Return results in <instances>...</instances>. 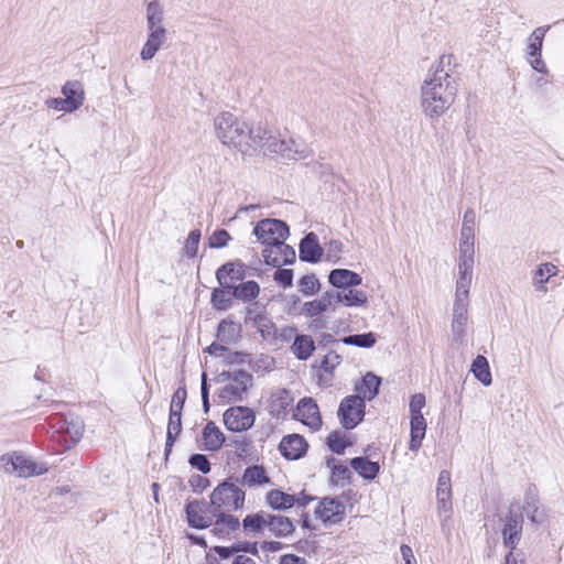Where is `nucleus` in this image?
<instances>
[{"label": "nucleus", "instance_id": "f257e3e1", "mask_svg": "<svg viewBox=\"0 0 564 564\" xmlns=\"http://www.w3.org/2000/svg\"><path fill=\"white\" fill-rule=\"evenodd\" d=\"M457 96L455 79L442 67H436L421 86V109L429 119H438L454 105Z\"/></svg>", "mask_w": 564, "mask_h": 564}, {"label": "nucleus", "instance_id": "f03ea898", "mask_svg": "<svg viewBox=\"0 0 564 564\" xmlns=\"http://www.w3.org/2000/svg\"><path fill=\"white\" fill-rule=\"evenodd\" d=\"M214 133L219 142L242 155H250L247 135L250 133L249 123L231 112L224 111L214 118Z\"/></svg>", "mask_w": 564, "mask_h": 564}, {"label": "nucleus", "instance_id": "7ed1b4c3", "mask_svg": "<svg viewBox=\"0 0 564 564\" xmlns=\"http://www.w3.org/2000/svg\"><path fill=\"white\" fill-rule=\"evenodd\" d=\"M0 471L19 478H29L45 474L47 467L21 452H11L0 456Z\"/></svg>", "mask_w": 564, "mask_h": 564}, {"label": "nucleus", "instance_id": "20e7f679", "mask_svg": "<svg viewBox=\"0 0 564 564\" xmlns=\"http://www.w3.org/2000/svg\"><path fill=\"white\" fill-rule=\"evenodd\" d=\"M471 281L457 280L455 302L453 307L452 333L453 339L463 343L467 330V311L469 305V289Z\"/></svg>", "mask_w": 564, "mask_h": 564}, {"label": "nucleus", "instance_id": "39448f33", "mask_svg": "<svg viewBox=\"0 0 564 564\" xmlns=\"http://www.w3.org/2000/svg\"><path fill=\"white\" fill-rule=\"evenodd\" d=\"M227 377V382L218 391V398L223 403L241 401L252 386V376L245 370H235L228 372Z\"/></svg>", "mask_w": 564, "mask_h": 564}, {"label": "nucleus", "instance_id": "423d86ee", "mask_svg": "<svg viewBox=\"0 0 564 564\" xmlns=\"http://www.w3.org/2000/svg\"><path fill=\"white\" fill-rule=\"evenodd\" d=\"M243 502L245 492L232 482L219 484L210 495V503L216 510L235 511L242 508Z\"/></svg>", "mask_w": 564, "mask_h": 564}, {"label": "nucleus", "instance_id": "0eeeda50", "mask_svg": "<svg viewBox=\"0 0 564 564\" xmlns=\"http://www.w3.org/2000/svg\"><path fill=\"white\" fill-rule=\"evenodd\" d=\"M457 280L473 281L475 262V231L460 229Z\"/></svg>", "mask_w": 564, "mask_h": 564}, {"label": "nucleus", "instance_id": "6e6552de", "mask_svg": "<svg viewBox=\"0 0 564 564\" xmlns=\"http://www.w3.org/2000/svg\"><path fill=\"white\" fill-rule=\"evenodd\" d=\"M253 234L258 241L269 247L284 241L289 236V227L282 220L267 218L256 225Z\"/></svg>", "mask_w": 564, "mask_h": 564}, {"label": "nucleus", "instance_id": "1a4fd4ad", "mask_svg": "<svg viewBox=\"0 0 564 564\" xmlns=\"http://www.w3.org/2000/svg\"><path fill=\"white\" fill-rule=\"evenodd\" d=\"M365 402L360 395L346 397L338 409V416L347 430L356 427L364 419Z\"/></svg>", "mask_w": 564, "mask_h": 564}, {"label": "nucleus", "instance_id": "9d476101", "mask_svg": "<svg viewBox=\"0 0 564 564\" xmlns=\"http://www.w3.org/2000/svg\"><path fill=\"white\" fill-rule=\"evenodd\" d=\"M256 415L248 406H231L224 413L225 426L232 432H243L252 427Z\"/></svg>", "mask_w": 564, "mask_h": 564}, {"label": "nucleus", "instance_id": "9b49d317", "mask_svg": "<svg viewBox=\"0 0 564 564\" xmlns=\"http://www.w3.org/2000/svg\"><path fill=\"white\" fill-rule=\"evenodd\" d=\"M523 521L517 516H509L502 529L503 544L510 550L506 555L505 564H521L514 557L512 551L517 547L522 535Z\"/></svg>", "mask_w": 564, "mask_h": 564}, {"label": "nucleus", "instance_id": "f8f14e48", "mask_svg": "<svg viewBox=\"0 0 564 564\" xmlns=\"http://www.w3.org/2000/svg\"><path fill=\"white\" fill-rule=\"evenodd\" d=\"M314 514L323 523H337L344 518L345 505L338 498H324L316 505Z\"/></svg>", "mask_w": 564, "mask_h": 564}, {"label": "nucleus", "instance_id": "ddd939ff", "mask_svg": "<svg viewBox=\"0 0 564 564\" xmlns=\"http://www.w3.org/2000/svg\"><path fill=\"white\" fill-rule=\"evenodd\" d=\"M549 26L546 28H536L530 37L528 39V62L532 66L533 69L540 73H546V67L544 62L541 58V50L545 33L547 32Z\"/></svg>", "mask_w": 564, "mask_h": 564}, {"label": "nucleus", "instance_id": "4468645a", "mask_svg": "<svg viewBox=\"0 0 564 564\" xmlns=\"http://www.w3.org/2000/svg\"><path fill=\"white\" fill-rule=\"evenodd\" d=\"M247 135V142L250 145V154L254 152L258 148L263 149L264 152L270 153V144L278 140L275 135H273L272 131L269 129L268 124L264 122H259L257 124L250 126Z\"/></svg>", "mask_w": 564, "mask_h": 564}, {"label": "nucleus", "instance_id": "2eb2a0df", "mask_svg": "<svg viewBox=\"0 0 564 564\" xmlns=\"http://www.w3.org/2000/svg\"><path fill=\"white\" fill-rule=\"evenodd\" d=\"M294 417L314 431L322 425L319 409L312 398H303L299 402Z\"/></svg>", "mask_w": 564, "mask_h": 564}, {"label": "nucleus", "instance_id": "dca6fc26", "mask_svg": "<svg viewBox=\"0 0 564 564\" xmlns=\"http://www.w3.org/2000/svg\"><path fill=\"white\" fill-rule=\"evenodd\" d=\"M186 514L188 524L195 529L208 528L216 517L205 502L197 500L186 505Z\"/></svg>", "mask_w": 564, "mask_h": 564}, {"label": "nucleus", "instance_id": "f3484780", "mask_svg": "<svg viewBox=\"0 0 564 564\" xmlns=\"http://www.w3.org/2000/svg\"><path fill=\"white\" fill-rule=\"evenodd\" d=\"M334 306L343 304L348 307H367L368 306V294L362 291L352 288H344V290L329 291Z\"/></svg>", "mask_w": 564, "mask_h": 564}, {"label": "nucleus", "instance_id": "a211bd4d", "mask_svg": "<svg viewBox=\"0 0 564 564\" xmlns=\"http://www.w3.org/2000/svg\"><path fill=\"white\" fill-rule=\"evenodd\" d=\"M270 153L280 154L289 160H301L307 156L308 150L305 143L301 141L278 139L270 144Z\"/></svg>", "mask_w": 564, "mask_h": 564}, {"label": "nucleus", "instance_id": "6ab92c4d", "mask_svg": "<svg viewBox=\"0 0 564 564\" xmlns=\"http://www.w3.org/2000/svg\"><path fill=\"white\" fill-rule=\"evenodd\" d=\"M262 256L267 264L280 268L282 264L293 262L295 251L282 241L267 247Z\"/></svg>", "mask_w": 564, "mask_h": 564}, {"label": "nucleus", "instance_id": "aec40b11", "mask_svg": "<svg viewBox=\"0 0 564 564\" xmlns=\"http://www.w3.org/2000/svg\"><path fill=\"white\" fill-rule=\"evenodd\" d=\"M167 40V30L147 31V40L140 51V58L144 62L151 61L164 46Z\"/></svg>", "mask_w": 564, "mask_h": 564}, {"label": "nucleus", "instance_id": "412c9836", "mask_svg": "<svg viewBox=\"0 0 564 564\" xmlns=\"http://www.w3.org/2000/svg\"><path fill=\"white\" fill-rule=\"evenodd\" d=\"M335 312L330 292H325L321 297L302 304L299 314L305 317L315 318L323 313Z\"/></svg>", "mask_w": 564, "mask_h": 564}, {"label": "nucleus", "instance_id": "4be33fe9", "mask_svg": "<svg viewBox=\"0 0 564 564\" xmlns=\"http://www.w3.org/2000/svg\"><path fill=\"white\" fill-rule=\"evenodd\" d=\"M216 276L223 288L231 289L234 281L245 278V264L241 262H229L220 267Z\"/></svg>", "mask_w": 564, "mask_h": 564}, {"label": "nucleus", "instance_id": "5701e85b", "mask_svg": "<svg viewBox=\"0 0 564 564\" xmlns=\"http://www.w3.org/2000/svg\"><path fill=\"white\" fill-rule=\"evenodd\" d=\"M306 442L299 434L284 436L279 445L281 454L288 459H299L306 451Z\"/></svg>", "mask_w": 564, "mask_h": 564}, {"label": "nucleus", "instance_id": "b1692460", "mask_svg": "<svg viewBox=\"0 0 564 564\" xmlns=\"http://www.w3.org/2000/svg\"><path fill=\"white\" fill-rule=\"evenodd\" d=\"M329 283L336 290H344V288H352L361 284V276L348 269H334L328 275Z\"/></svg>", "mask_w": 564, "mask_h": 564}, {"label": "nucleus", "instance_id": "393cba45", "mask_svg": "<svg viewBox=\"0 0 564 564\" xmlns=\"http://www.w3.org/2000/svg\"><path fill=\"white\" fill-rule=\"evenodd\" d=\"M268 505L278 510H284L293 507L295 503L305 505L306 498H295L293 495L285 494L279 489H273L267 494Z\"/></svg>", "mask_w": 564, "mask_h": 564}, {"label": "nucleus", "instance_id": "a878e982", "mask_svg": "<svg viewBox=\"0 0 564 564\" xmlns=\"http://www.w3.org/2000/svg\"><path fill=\"white\" fill-rule=\"evenodd\" d=\"M246 321L252 323L253 327L257 328L263 339L268 340L275 336V326L267 315L249 308L247 311Z\"/></svg>", "mask_w": 564, "mask_h": 564}, {"label": "nucleus", "instance_id": "bb28decb", "mask_svg": "<svg viewBox=\"0 0 564 564\" xmlns=\"http://www.w3.org/2000/svg\"><path fill=\"white\" fill-rule=\"evenodd\" d=\"M292 403V394L285 389H278L270 397L269 411L272 415L282 417L286 414Z\"/></svg>", "mask_w": 564, "mask_h": 564}, {"label": "nucleus", "instance_id": "cd10ccee", "mask_svg": "<svg viewBox=\"0 0 564 564\" xmlns=\"http://www.w3.org/2000/svg\"><path fill=\"white\" fill-rule=\"evenodd\" d=\"M147 31L166 30L164 25V7L159 0L148 2L145 7Z\"/></svg>", "mask_w": 564, "mask_h": 564}, {"label": "nucleus", "instance_id": "c85d7f7f", "mask_svg": "<svg viewBox=\"0 0 564 564\" xmlns=\"http://www.w3.org/2000/svg\"><path fill=\"white\" fill-rule=\"evenodd\" d=\"M323 254L317 237L315 234L310 232L300 243V258L307 262H317Z\"/></svg>", "mask_w": 564, "mask_h": 564}, {"label": "nucleus", "instance_id": "c756f323", "mask_svg": "<svg viewBox=\"0 0 564 564\" xmlns=\"http://www.w3.org/2000/svg\"><path fill=\"white\" fill-rule=\"evenodd\" d=\"M62 95L75 111L83 106L85 100V90L78 80L66 82L62 87Z\"/></svg>", "mask_w": 564, "mask_h": 564}, {"label": "nucleus", "instance_id": "7c9ffc66", "mask_svg": "<svg viewBox=\"0 0 564 564\" xmlns=\"http://www.w3.org/2000/svg\"><path fill=\"white\" fill-rule=\"evenodd\" d=\"M202 441L204 449L217 451L223 446L225 435L214 422H208L203 430Z\"/></svg>", "mask_w": 564, "mask_h": 564}, {"label": "nucleus", "instance_id": "2f4dec72", "mask_svg": "<svg viewBox=\"0 0 564 564\" xmlns=\"http://www.w3.org/2000/svg\"><path fill=\"white\" fill-rule=\"evenodd\" d=\"M241 484L252 488L270 484V478L262 466L253 465L245 469Z\"/></svg>", "mask_w": 564, "mask_h": 564}, {"label": "nucleus", "instance_id": "473e14b6", "mask_svg": "<svg viewBox=\"0 0 564 564\" xmlns=\"http://www.w3.org/2000/svg\"><path fill=\"white\" fill-rule=\"evenodd\" d=\"M557 268L550 263H542L533 273L532 283L536 291L545 293L547 291L545 284L550 278L557 274Z\"/></svg>", "mask_w": 564, "mask_h": 564}, {"label": "nucleus", "instance_id": "72a5a7b5", "mask_svg": "<svg viewBox=\"0 0 564 564\" xmlns=\"http://www.w3.org/2000/svg\"><path fill=\"white\" fill-rule=\"evenodd\" d=\"M380 378L373 375L372 372H368L361 380L359 384L356 386L357 395L365 400H372L378 394V389L380 386Z\"/></svg>", "mask_w": 564, "mask_h": 564}, {"label": "nucleus", "instance_id": "f704fd0d", "mask_svg": "<svg viewBox=\"0 0 564 564\" xmlns=\"http://www.w3.org/2000/svg\"><path fill=\"white\" fill-rule=\"evenodd\" d=\"M350 465L359 476L369 480L375 479L380 470L378 463L371 462L366 457L352 458Z\"/></svg>", "mask_w": 564, "mask_h": 564}, {"label": "nucleus", "instance_id": "c9c22d12", "mask_svg": "<svg viewBox=\"0 0 564 564\" xmlns=\"http://www.w3.org/2000/svg\"><path fill=\"white\" fill-rule=\"evenodd\" d=\"M426 423L423 414L411 415L410 449L416 452L425 436Z\"/></svg>", "mask_w": 564, "mask_h": 564}, {"label": "nucleus", "instance_id": "e433bc0d", "mask_svg": "<svg viewBox=\"0 0 564 564\" xmlns=\"http://www.w3.org/2000/svg\"><path fill=\"white\" fill-rule=\"evenodd\" d=\"M267 527L278 536H288L294 531L292 521L284 516L268 514Z\"/></svg>", "mask_w": 564, "mask_h": 564}, {"label": "nucleus", "instance_id": "4c0bfd02", "mask_svg": "<svg viewBox=\"0 0 564 564\" xmlns=\"http://www.w3.org/2000/svg\"><path fill=\"white\" fill-rule=\"evenodd\" d=\"M232 296L242 301L251 302L258 297L260 293V286L256 281H247L236 286L232 285Z\"/></svg>", "mask_w": 564, "mask_h": 564}, {"label": "nucleus", "instance_id": "58836bf2", "mask_svg": "<svg viewBox=\"0 0 564 564\" xmlns=\"http://www.w3.org/2000/svg\"><path fill=\"white\" fill-rule=\"evenodd\" d=\"M470 371L486 387L492 382L491 372L487 359L478 355L471 364Z\"/></svg>", "mask_w": 564, "mask_h": 564}, {"label": "nucleus", "instance_id": "ea45409f", "mask_svg": "<svg viewBox=\"0 0 564 564\" xmlns=\"http://www.w3.org/2000/svg\"><path fill=\"white\" fill-rule=\"evenodd\" d=\"M315 350L314 340L308 335H297L292 345L293 354L301 360L307 359Z\"/></svg>", "mask_w": 564, "mask_h": 564}, {"label": "nucleus", "instance_id": "a19ab883", "mask_svg": "<svg viewBox=\"0 0 564 564\" xmlns=\"http://www.w3.org/2000/svg\"><path fill=\"white\" fill-rule=\"evenodd\" d=\"M240 335V325L231 321H221L218 325L217 337L220 341L231 343Z\"/></svg>", "mask_w": 564, "mask_h": 564}, {"label": "nucleus", "instance_id": "79ce46f5", "mask_svg": "<svg viewBox=\"0 0 564 564\" xmlns=\"http://www.w3.org/2000/svg\"><path fill=\"white\" fill-rule=\"evenodd\" d=\"M181 419H182V414L175 413V415H174V413L170 412L167 433H166V445H165L166 453L170 452L171 447L173 446V444L175 442L176 436L182 431Z\"/></svg>", "mask_w": 564, "mask_h": 564}, {"label": "nucleus", "instance_id": "37998d69", "mask_svg": "<svg viewBox=\"0 0 564 564\" xmlns=\"http://www.w3.org/2000/svg\"><path fill=\"white\" fill-rule=\"evenodd\" d=\"M84 430V422L79 417L65 420L63 426H61V431L68 434L74 443L79 442V440L83 437Z\"/></svg>", "mask_w": 564, "mask_h": 564}, {"label": "nucleus", "instance_id": "c03bdc74", "mask_svg": "<svg viewBox=\"0 0 564 564\" xmlns=\"http://www.w3.org/2000/svg\"><path fill=\"white\" fill-rule=\"evenodd\" d=\"M437 511L444 519L442 523L451 518L453 503H452V491H436Z\"/></svg>", "mask_w": 564, "mask_h": 564}, {"label": "nucleus", "instance_id": "a18cd8bd", "mask_svg": "<svg viewBox=\"0 0 564 564\" xmlns=\"http://www.w3.org/2000/svg\"><path fill=\"white\" fill-rule=\"evenodd\" d=\"M239 527V521L231 514L221 513L215 522V530L223 534L228 535Z\"/></svg>", "mask_w": 564, "mask_h": 564}, {"label": "nucleus", "instance_id": "49530a36", "mask_svg": "<svg viewBox=\"0 0 564 564\" xmlns=\"http://www.w3.org/2000/svg\"><path fill=\"white\" fill-rule=\"evenodd\" d=\"M345 345H354L362 348H370L376 344V336L373 333H366L359 335L346 336L341 339Z\"/></svg>", "mask_w": 564, "mask_h": 564}, {"label": "nucleus", "instance_id": "de8ad7c7", "mask_svg": "<svg viewBox=\"0 0 564 564\" xmlns=\"http://www.w3.org/2000/svg\"><path fill=\"white\" fill-rule=\"evenodd\" d=\"M224 289H216L212 293V304L218 311H225L231 305V295L229 291Z\"/></svg>", "mask_w": 564, "mask_h": 564}, {"label": "nucleus", "instance_id": "09e8293b", "mask_svg": "<svg viewBox=\"0 0 564 564\" xmlns=\"http://www.w3.org/2000/svg\"><path fill=\"white\" fill-rule=\"evenodd\" d=\"M200 237H202V234H200V230H198V229L192 230L189 232V235L185 241L184 248H183V252H184L185 257L191 259L197 254Z\"/></svg>", "mask_w": 564, "mask_h": 564}, {"label": "nucleus", "instance_id": "8fccbe9b", "mask_svg": "<svg viewBox=\"0 0 564 564\" xmlns=\"http://www.w3.org/2000/svg\"><path fill=\"white\" fill-rule=\"evenodd\" d=\"M187 398V391L185 387H180L173 394L170 405L171 413L182 414V410Z\"/></svg>", "mask_w": 564, "mask_h": 564}, {"label": "nucleus", "instance_id": "3c124183", "mask_svg": "<svg viewBox=\"0 0 564 564\" xmlns=\"http://www.w3.org/2000/svg\"><path fill=\"white\" fill-rule=\"evenodd\" d=\"M267 519L268 514L264 513H258L252 516H247L243 520V527L245 529H249L252 531L261 530L262 528L267 527Z\"/></svg>", "mask_w": 564, "mask_h": 564}, {"label": "nucleus", "instance_id": "603ef678", "mask_svg": "<svg viewBox=\"0 0 564 564\" xmlns=\"http://www.w3.org/2000/svg\"><path fill=\"white\" fill-rule=\"evenodd\" d=\"M299 286L304 295H313L318 290L319 282L313 274L304 275L301 278Z\"/></svg>", "mask_w": 564, "mask_h": 564}, {"label": "nucleus", "instance_id": "864d4df0", "mask_svg": "<svg viewBox=\"0 0 564 564\" xmlns=\"http://www.w3.org/2000/svg\"><path fill=\"white\" fill-rule=\"evenodd\" d=\"M344 252V243L339 240H330L326 247L327 259L332 262L340 260Z\"/></svg>", "mask_w": 564, "mask_h": 564}, {"label": "nucleus", "instance_id": "5fc2aeb1", "mask_svg": "<svg viewBox=\"0 0 564 564\" xmlns=\"http://www.w3.org/2000/svg\"><path fill=\"white\" fill-rule=\"evenodd\" d=\"M189 464L192 467L196 468L203 474H207L210 471V464L207 457L203 454H194L189 458Z\"/></svg>", "mask_w": 564, "mask_h": 564}, {"label": "nucleus", "instance_id": "6e6d98bb", "mask_svg": "<svg viewBox=\"0 0 564 564\" xmlns=\"http://www.w3.org/2000/svg\"><path fill=\"white\" fill-rule=\"evenodd\" d=\"M229 239L230 236L226 230H217L210 236L209 246L212 248H223L228 243Z\"/></svg>", "mask_w": 564, "mask_h": 564}, {"label": "nucleus", "instance_id": "4d7b16f0", "mask_svg": "<svg viewBox=\"0 0 564 564\" xmlns=\"http://www.w3.org/2000/svg\"><path fill=\"white\" fill-rule=\"evenodd\" d=\"M50 109L64 112H74L75 110L69 106L65 98H50L45 101Z\"/></svg>", "mask_w": 564, "mask_h": 564}, {"label": "nucleus", "instance_id": "13d9d810", "mask_svg": "<svg viewBox=\"0 0 564 564\" xmlns=\"http://www.w3.org/2000/svg\"><path fill=\"white\" fill-rule=\"evenodd\" d=\"M273 279L284 288L291 286L293 281V271L290 269H279L274 272Z\"/></svg>", "mask_w": 564, "mask_h": 564}, {"label": "nucleus", "instance_id": "bf43d9fd", "mask_svg": "<svg viewBox=\"0 0 564 564\" xmlns=\"http://www.w3.org/2000/svg\"><path fill=\"white\" fill-rule=\"evenodd\" d=\"M327 442H328V446L330 447V449L337 454L344 453L346 445H347L346 442L339 436L338 433H332L328 436Z\"/></svg>", "mask_w": 564, "mask_h": 564}, {"label": "nucleus", "instance_id": "052dcab7", "mask_svg": "<svg viewBox=\"0 0 564 564\" xmlns=\"http://www.w3.org/2000/svg\"><path fill=\"white\" fill-rule=\"evenodd\" d=\"M425 406V395L416 393L411 398L410 412L411 415L422 414V409Z\"/></svg>", "mask_w": 564, "mask_h": 564}, {"label": "nucleus", "instance_id": "680f3d73", "mask_svg": "<svg viewBox=\"0 0 564 564\" xmlns=\"http://www.w3.org/2000/svg\"><path fill=\"white\" fill-rule=\"evenodd\" d=\"M339 364L340 356L336 352H329L324 357L321 367L328 372L333 371Z\"/></svg>", "mask_w": 564, "mask_h": 564}, {"label": "nucleus", "instance_id": "e2e57ef3", "mask_svg": "<svg viewBox=\"0 0 564 564\" xmlns=\"http://www.w3.org/2000/svg\"><path fill=\"white\" fill-rule=\"evenodd\" d=\"M452 491L451 475L447 470H442L437 478L436 491Z\"/></svg>", "mask_w": 564, "mask_h": 564}, {"label": "nucleus", "instance_id": "0e129e2a", "mask_svg": "<svg viewBox=\"0 0 564 564\" xmlns=\"http://www.w3.org/2000/svg\"><path fill=\"white\" fill-rule=\"evenodd\" d=\"M462 228L475 231V213H474V210L468 209L465 212Z\"/></svg>", "mask_w": 564, "mask_h": 564}, {"label": "nucleus", "instance_id": "69168bd1", "mask_svg": "<svg viewBox=\"0 0 564 564\" xmlns=\"http://www.w3.org/2000/svg\"><path fill=\"white\" fill-rule=\"evenodd\" d=\"M280 564H305V560L293 554L283 555Z\"/></svg>", "mask_w": 564, "mask_h": 564}, {"label": "nucleus", "instance_id": "338daca9", "mask_svg": "<svg viewBox=\"0 0 564 564\" xmlns=\"http://www.w3.org/2000/svg\"><path fill=\"white\" fill-rule=\"evenodd\" d=\"M206 350L210 355H214V356H217V357H221V356H224V352L226 351V348L224 346L219 345V344H212L209 347H207Z\"/></svg>", "mask_w": 564, "mask_h": 564}, {"label": "nucleus", "instance_id": "774afa93", "mask_svg": "<svg viewBox=\"0 0 564 564\" xmlns=\"http://www.w3.org/2000/svg\"><path fill=\"white\" fill-rule=\"evenodd\" d=\"M232 564H256V562L247 555H238L235 557Z\"/></svg>", "mask_w": 564, "mask_h": 564}]
</instances>
